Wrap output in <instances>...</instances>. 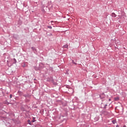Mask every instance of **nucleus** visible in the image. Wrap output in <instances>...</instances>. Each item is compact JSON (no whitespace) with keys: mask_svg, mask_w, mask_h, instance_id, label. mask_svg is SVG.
<instances>
[{"mask_svg":"<svg viewBox=\"0 0 127 127\" xmlns=\"http://www.w3.org/2000/svg\"><path fill=\"white\" fill-rule=\"evenodd\" d=\"M109 101H111V99H109Z\"/></svg>","mask_w":127,"mask_h":127,"instance_id":"obj_20","label":"nucleus"},{"mask_svg":"<svg viewBox=\"0 0 127 127\" xmlns=\"http://www.w3.org/2000/svg\"><path fill=\"white\" fill-rule=\"evenodd\" d=\"M107 106H108V105L106 104L105 106H104L105 109H106V107H107Z\"/></svg>","mask_w":127,"mask_h":127,"instance_id":"obj_16","label":"nucleus"},{"mask_svg":"<svg viewBox=\"0 0 127 127\" xmlns=\"http://www.w3.org/2000/svg\"><path fill=\"white\" fill-rule=\"evenodd\" d=\"M116 127H120V126H119V125H117Z\"/></svg>","mask_w":127,"mask_h":127,"instance_id":"obj_17","label":"nucleus"},{"mask_svg":"<svg viewBox=\"0 0 127 127\" xmlns=\"http://www.w3.org/2000/svg\"><path fill=\"white\" fill-rule=\"evenodd\" d=\"M9 98L10 99H11L12 98V94H10Z\"/></svg>","mask_w":127,"mask_h":127,"instance_id":"obj_11","label":"nucleus"},{"mask_svg":"<svg viewBox=\"0 0 127 127\" xmlns=\"http://www.w3.org/2000/svg\"><path fill=\"white\" fill-rule=\"evenodd\" d=\"M112 123L113 124V125H115V124H117V121L116 120L112 121Z\"/></svg>","mask_w":127,"mask_h":127,"instance_id":"obj_5","label":"nucleus"},{"mask_svg":"<svg viewBox=\"0 0 127 127\" xmlns=\"http://www.w3.org/2000/svg\"><path fill=\"white\" fill-rule=\"evenodd\" d=\"M94 120L97 122L98 120H100V118L99 117H96L95 118Z\"/></svg>","mask_w":127,"mask_h":127,"instance_id":"obj_4","label":"nucleus"},{"mask_svg":"<svg viewBox=\"0 0 127 127\" xmlns=\"http://www.w3.org/2000/svg\"><path fill=\"white\" fill-rule=\"evenodd\" d=\"M3 122L4 123V121H3Z\"/></svg>","mask_w":127,"mask_h":127,"instance_id":"obj_22","label":"nucleus"},{"mask_svg":"<svg viewBox=\"0 0 127 127\" xmlns=\"http://www.w3.org/2000/svg\"><path fill=\"white\" fill-rule=\"evenodd\" d=\"M31 49L33 51L34 53H36V52H37V50L36 48H35V47H31Z\"/></svg>","mask_w":127,"mask_h":127,"instance_id":"obj_1","label":"nucleus"},{"mask_svg":"<svg viewBox=\"0 0 127 127\" xmlns=\"http://www.w3.org/2000/svg\"><path fill=\"white\" fill-rule=\"evenodd\" d=\"M13 60H14L13 64H15V63H16V60L15 59H13Z\"/></svg>","mask_w":127,"mask_h":127,"instance_id":"obj_10","label":"nucleus"},{"mask_svg":"<svg viewBox=\"0 0 127 127\" xmlns=\"http://www.w3.org/2000/svg\"><path fill=\"white\" fill-rule=\"evenodd\" d=\"M50 29H52V27L51 26H49L48 27Z\"/></svg>","mask_w":127,"mask_h":127,"instance_id":"obj_12","label":"nucleus"},{"mask_svg":"<svg viewBox=\"0 0 127 127\" xmlns=\"http://www.w3.org/2000/svg\"><path fill=\"white\" fill-rule=\"evenodd\" d=\"M4 121H5V122H8V118H4Z\"/></svg>","mask_w":127,"mask_h":127,"instance_id":"obj_9","label":"nucleus"},{"mask_svg":"<svg viewBox=\"0 0 127 127\" xmlns=\"http://www.w3.org/2000/svg\"><path fill=\"white\" fill-rule=\"evenodd\" d=\"M35 122V118H33V120H32V123H34Z\"/></svg>","mask_w":127,"mask_h":127,"instance_id":"obj_8","label":"nucleus"},{"mask_svg":"<svg viewBox=\"0 0 127 127\" xmlns=\"http://www.w3.org/2000/svg\"><path fill=\"white\" fill-rule=\"evenodd\" d=\"M72 63L73 64H75V65H77V64H76V63H75V62H74V61H72Z\"/></svg>","mask_w":127,"mask_h":127,"instance_id":"obj_13","label":"nucleus"},{"mask_svg":"<svg viewBox=\"0 0 127 127\" xmlns=\"http://www.w3.org/2000/svg\"><path fill=\"white\" fill-rule=\"evenodd\" d=\"M112 17H116L117 16V15H116V13L113 12L111 14Z\"/></svg>","mask_w":127,"mask_h":127,"instance_id":"obj_3","label":"nucleus"},{"mask_svg":"<svg viewBox=\"0 0 127 127\" xmlns=\"http://www.w3.org/2000/svg\"><path fill=\"white\" fill-rule=\"evenodd\" d=\"M105 96L104 93H102L100 95V98L101 99H104V98H105Z\"/></svg>","mask_w":127,"mask_h":127,"instance_id":"obj_2","label":"nucleus"},{"mask_svg":"<svg viewBox=\"0 0 127 127\" xmlns=\"http://www.w3.org/2000/svg\"><path fill=\"white\" fill-rule=\"evenodd\" d=\"M24 97H25V98H27V95H24Z\"/></svg>","mask_w":127,"mask_h":127,"instance_id":"obj_15","label":"nucleus"},{"mask_svg":"<svg viewBox=\"0 0 127 127\" xmlns=\"http://www.w3.org/2000/svg\"><path fill=\"white\" fill-rule=\"evenodd\" d=\"M0 105H1V103H0Z\"/></svg>","mask_w":127,"mask_h":127,"instance_id":"obj_21","label":"nucleus"},{"mask_svg":"<svg viewBox=\"0 0 127 127\" xmlns=\"http://www.w3.org/2000/svg\"><path fill=\"white\" fill-rule=\"evenodd\" d=\"M51 35H52V34H50L49 36H50Z\"/></svg>","mask_w":127,"mask_h":127,"instance_id":"obj_18","label":"nucleus"},{"mask_svg":"<svg viewBox=\"0 0 127 127\" xmlns=\"http://www.w3.org/2000/svg\"><path fill=\"white\" fill-rule=\"evenodd\" d=\"M27 122H28V123L29 124V125H30V126H31V122H30V120H28Z\"/></svg>","mask_w":127,"mask_h":127,"instance_id":"obj_6","label":"nucleus"},{"mask_svg":"<svg viewBox=\"0 0 127 127\" xmlns=\"http://www.w3.org/2000/svg\"><path fill=\"white\" fill-rule=\"evenodd\" d=\"M115 101H117V100H119V98H115Z\"/></svg>","mask_w":127,"mask_h":127,"instance_id":"obj_14","label":"nucleus"},{"mask_svg":"<svg viewBox=\"0 0 127 127\" xmlns=\"http://www.w3.org/2000/svg\"><path fill=\"white\" fill-rule=\"evenodd\" d=\"M123 127H127V126H124Z\"/></svg>","mask_w":127,"mask_h":127,"instance_id":"obj_19","label":"nucleus"},{"mask_svg":"<svg viewBox=\"0 0 127 127\" xmlns=\"http://www.w3.org/2000/svg\"><path fill=\"white\" fill-rule=\"evenodd\" d=\"M68 47L67 45H65L63 46V48H67Z\"/></svg>","mask_w":127,"mask_h":127,"instance_id":"obj_7","label":"nucleus"}]
</instances>
